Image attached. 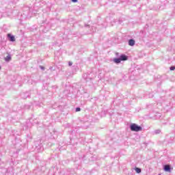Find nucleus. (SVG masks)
I'll return each mask as SVG.
<instances>
[{"label": "nucleus", "mask_w": 175, "mask_h": 175, "mask_svg": "<svg viewBox=\"0 0 175 175\" xmlns=\"http://www.w3.org/2000/svg\"><path fill=\"white\" fill-rule=\"evenodd\" d=\"M131 129L133 132H140V131H142V126L136 124H132L131 125Z\"/></svg>", "instance_id": "nucleus-1"}, {"label": "nucleus", "mask_w": 175, "mask_h": 175, "mask_svg": "<svg viewBox=\"0 0 175 175\" xmlns=\"http://www.w3.org/2000/svg\"><path fill=\"white\" fill-rule=\"evenodd\" d=\"M8 36L10 38V42H16V38H14V36H12V34L8 33Z\"/></svg>", "instance_id": "nucleus-2"}, {"label": "nucleus", "mask_w": 175, "mask_h": 175, "mask_svg": "<svg viewBox=\"0 0 175 175\" xmlns=\"http://www.w3.org/2000/svg\"><path fill=\"white\" fill-rule=\"evenodd\" d=\"M120 59H121V61H127L128 57H126V55H122L120 56Z\"/></svg>", "instance_id": "nucleus-3"}, {"label": "nucleus", "mask_w": 175, "mask_h": 175, "mask_svg": "<svg viewBox=\"0 0 175 175\" xmlns=\"http://www.w3.org/2000/svg\"><path fill=\"white\" fill-rule=\"evenodd\" d=\"M165 172H170V165H166L164 167Z\"/></svg>", "instance_id": "nucleus-4"}, {"label": "nucleus", "mask_w": 175, "mask_h": 175, "mask_svg": "<svg viewBox=\"0 0 175 175\" xmlns=\"http://www.w3.org/2000/svg\"><path fill=\"white\" fill-rule=\"evenodd\" d=\"M129 46H135V41L133 39L129 40Z\"/></svg>", "instance_id": "nucleus-5"}, {"label": "nucleus", "mask_w": 175, "mask_h": 175, "mask_svg": "<svg viewBox=\"0 0 175 175\" xmlns=\"http://www.w3.org/2000/svg\"><path fill=\"white\" fill-rule=\"evenodd\" d=\"M113 62L116 63V64H120L121 62V59L120 58H115L113 59Z\"/></svg>", "instance_id": "nucleus-6"}, {"label": "nucleus", "mask_w": 175, "mask_h": 175, "mask_svg": "<svg viewBox=\"0 0 175 175\" xmlns=\"http://www.w3.org/2000/svg\"><path fill=\"white\" fill-rule=\"evenodd\" d=\"M136 173H142V169L139 168V167H135V169Z\"/></svg>", "instance_id": "nucleus-7"}, {"label": "nucleus", "mask_w": 175, "mask_h": 175, "mask_svg": "<svg viewBox=\"0 0 175 175\" xmlns=\"http://www.w3.org/2000/svg\"><path fill=\"white\" fill-rule=\"evenodd\" d=\"M10 59H12V57H10V55H8L5 57V61H10Z\"/></svg>", "instance_id": "nucleus-8"}, {"label": "nucleus", "mask_w": 175, "mask_h": 175, "mask_svg": "<svg viewBox=\"0 0 175 175\" xmlns=\"http://www.w3.org/2000/svg\"><path fill=\"white\" fill-rule=\"evenodd\" d=\"M68 65L69 66H72V65H73V63L72 62H69Z\"/></svg>", "instance_id": "nucleus-9"}, {"label": "nucleus", "mask_w": 175, "mask_h": 175, "mask_svg": "<svg viewBox=\"0 0 175 175\" xmlns=\"http://www.w3.org/2000/svg\"><path fill=\"white\" fill-rule=\"evenodd\" d=\"M170 70H175V67L174 66L170 67Z\"/></svg>", "instance_id": "nucleus-10"}, {"label": "nucleus", "mask_w": 175, "mask_h": 175, "mask_svg": "<svg viewBox=\"0 0 175 175\" xmlns=\"http://www.w3.org/2000/svg\"><path fill=\"white\" fill-rule=\"evenodd\" d=\"M81 109L79 107L76 108V111H80Z\"/></svg>", "instance_id": "nucleus-11"}, {"label": "nucleus", "mask_w": 175, "mask_h": 175, "mask_svg": "<svg viewBox=\"0 0 175 175\" xmlns=\"http://www.w3.org/2000/svg\"><path fill=\"white\" fill-rule=\"evenodd\" d=\"M72 2L76 3L77 2V0H72Z\"/></svg>", "instance_id": "nucleus-12"}]
</instances>
